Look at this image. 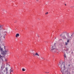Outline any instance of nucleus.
<instances>
[{
    "mask_svg": "<svg viewBox=\"0 0 74 74\" xmlns=\"http://www.w3.org/2000/svg\"><path fill=\"white\" fill-rule=\"evenodd\" d=\"M51 51L52 52H56V49H51Z\"/></svg>",
    "mask_w": 74,
    "mask_h": 74,
    "instance_id": "nucleus-4",
    "label": "nucleus"
},
{
    "mask_svg": "<svg viewBox=\"0 0 74 74\" xmlns=\"http://www.w3.org/2000/svg\"><path fill=\"white\" fill-rule=\"evenodd\" d=\"M9 66H10V65H9Z\"/></svg>",
    "mask_w": 74,
    "mask_h": 74,
    "instance_id": "nucleus-41",
    "label": "nucleus"
},
{
    "mask_svg": "<svg viewBox=\"0 0 74 74\" xmlns=\"http://www.w3.org/2000/svg\"><path fill=\"white\" fill-rule=\"evenodd\" d=\"M68 42H66L65 44V45H67V44H68Z\"/></svg>",
    "mask_w": 74,
    "mask_h": 74,
    "instance_id": "nucleus-22",
    "label": "nucleus"
},
{
    "mask_svg": "<svg viewBox=\"0 0 74 74\" xmlns=\"http://www.w3.org/2000/svg\"><path fill=\"white\" fill-rule=\"evenodd\" d=\"M45 73H49V72L47 73V72H45Z\"/></svg>",
    "mask_w": 74,
    "mask_h": 74,
    "instance_id": "nucleus-32",
    "label": "nucleus"
},
{
    "mask_svg": "<svg viewBox=\"0 0 74 74\" xmlns=\"http://www.w3.org/2000/svg\"><path fill=\"white\" fill-rule=\"evenodd\" d=\"M35 55L39 56V55L37 53H35Z\"/></svg>",
    "mask_w": 74,
    "mask_h": 74,
    "instance_id": "nucleus-17",
    "label": "nucleus"
},
{
    "mask_svg": "<svg viewBox=\"0 0 74 74\" xmlns=\"http://www.w3.org/2000/svg\"><path fill=\"white\" fill-rule=\"evenodd\" d=\"M1 46H0V51H1V54H2L3 55H5L7 52H9V51L8 49L5 50V52L2 48H1Z\"/></svg>",
    "mask_w": 74,
    "mask_h": 74,
    "instance_id": "nucleus-2",
    "label": "nucleus"
},
{
    "mask_svg": "<svg viewBox=\"0 0 74 74\" xmlns=\"http://www.w3.org/2000/svg\"><path fill=\"white\" fill-rule=\"evenodd\" d=\"M69 48V47H66V50L64 49V51H66L67 52V51H69V49L68 48Z\"/></svg>",
    "mask_w": 74,
    "mask_h": 74,
    "instance_id": "nucleus-8",
    "label": "nucleus"
},
{
    "mask_svg": "<svg viewBox=\"0 0 74 74\" xmlns=\"http://www.w3.org/2000/svg\"><path fill=\"white\" fill-rule=\"evenodd\" d=\"M10 74H11V72H13V71H12V70H11V69L10 70Z\"/></svg>",
    "mask_w": 74,
    "mask_h": 74,
    "instance_id": "nucleus-18",
    "label": "nucleus"
},
{
    "mask_svg": "<svg viewBox=\"0 0 74 74\" xmlns=\"http://www.w3.org/2000/svg\"><path fill=\"white\" fill-rule=\"evenodd\" d=\"M19 34H17L16 35V37H19Z\"/></svg>",
    "mask_w": 74,
    "mask_h": 74,
    "instance_id": "nucleus-13",
    "label": "nucleus"
},
{
    "mask_svg": "<svg viewBox=\"0 0 74 74\" xmlns=\"http://www.w3.org/2000/svg\"><path fill=\"white\" fill-rule=\"evenodd\" d=\"M7 33V31H5L4 32L3 31L2 32V35H4V36H5L6 35V34Z\"/></svg>",
    "mask_w": 74,
    "mask_h": 74,
    "instance_id": "nucleus-5",
    "label": "nucleus"
},
{
    "mask_svg": "<svg viewBox=\"0 0 74 74\" xmlns=\"http://www.w3.org/2000/svg\"><path fill=\"white\" fill-rule=\"evenodd\" d=\"M74 33H73L72 34V35H71V36H73L74 35Z\"/></svg>",
    "mask_w": 74,
    "mask_h": 74,
    "instance_id": "nucleus-23",
    "label": "nucleus"
},
{
    "mask_svg": "<svg viewBox=\"0 0 74 74\" xmlns=\"http://www.w3.org/2000/svg\"><path fill=\"white\" fill-rule=\"evenodd\" d=\"M73 7H74V6H71V8H73Z\"/></svg>",
    "mask_w": 74,
    "mask_h": 74,
    "instance_id": "nucleus-25",
    "label": "nucleus"
},
{
    "mask_svg": "<svg viewBox=\"0 0 74 74\" xmlns=\"http://www.w3.org/2000/svg\"><path fill=\"white\" fill-rule=\"evenodd\" d=\"M3 10V11H4V10Z\"/></svg>",
    "mask_w": 74,
    "mask_h": 74,
    "instance_id": "nucleus-38",
    "label": "nucleus"
},
{
    "mask_svg": "<svg viewBox=\"0 0 74 74\" xmlns=\"http://www.w3.org/2000/svg\"><path fill=\"white\" fill-rule=\"evenodd\" d=\"M3 47H4V46H2Z\"/></svg>",
    "mask_w": 74,
    "mask_h": 74,
    "instance_id": "nucleus-39",
    "label": "nucleus"
},
{
    "mask_svg": "<svg viewBox=\"0 0 74 74\" xmlns=\"http://www.w3.org/2000/svg\"><path fill=\"white\" fill-rule=\"evenodd\" d=\"M3 38H4V39L5 38V35H2Z\"/></svg>",
    "mask_w": 74,
    "mask_h": 74,
    "instance_id": "nucleus-20",
    "label": "nucleus"
},
{
    "mask_svg": "<svg viewBox=\"0 0 74 74\" xmlns=\"http://www.w3.org/2000/svg\"><path fill=\"white\" fill-rule=\"evenodd\" d=\"M4 68V66H1V69H3Z\"/></svg>",
    "mask_w": 74,
    "mask_h": 74,
    "instance_id": "nucleus-15",
    "label": "nucleus"
},
{
    "mask_svg": "<svg viewBox=\"0 0 74 74\" xmlns=\"http://www.w3.org/2000/svg\"><path fill=\"white\" fill-rule=\"evenodd\" d=\"M41 58H42V59H45L43 57H41Z\"/></svg>",
    "mask_w": 74,
    "mask_h": 74,
    "instance_id": "nucleus-26",
    "label": "nucleus"
},
{
    "mask_svg": "<svg viewBox=\"0 0 74 74\" xmlns=\"http://www.w3.org/2000/svg\"><path fill=\"white\" fill-rule=\"evenodd\" d=\"M34 51V50H32V52H33Z\"/></svg>",
    "mask_w": 74,
    "mask_h": 74,
    "instance_id": "nucleus-33",
    "label": "nucleus"
},
{
    "mask_svg": "<svg viewBox=\"0 0 74 74\" xmlns=\"http://www.w3.org/2000/svg\"><path fill=\"white\" fill-rule=\"evenodd\" d=\"M62 37L63 39H65V38H66V37L65 36V34H64V36H62Z\"/></svg>",
    "mask_w": 74,
    "mask_h": 74,
    "instance_id": "nucleus-9",
    "label": "nucleus"
},
{
    "mask_svg": "<svg viewBox=\"0 0 74 74\" xmlns=\"http://www.w3.org/2000/svg\"><path fill=\"white\" fill-rule=\"evenodd\" d=\"M56 44V43H55L54 44V45L53 46H52V47H51V49H56V47L55 46V44Z\"/></svg>",
    "mask_w": 74,
    "mask_h": 74,
    "instance_id": "nucleus-6",
    "label": "nucleus"
},
{
    "mask_svg": "<svg viewBox=\"0 0 74 74\" xmlns=\"http://www.w3.org/2000/svg\"><path fill=\"white\" fill-rule=\"evenodd\" d=\"M67 42H70V39H67Z\"/></svg>",
    "mask_w": 74,
    "mask_h": 74,
    "instance_id": "nucleus-16",
    "label": "nucleus"
},
{
    "mask_svg": "<svg viewBox=\"0 0 74 74\" xmlns=\"http://www.w3.org/2000/svg\"><path fill=\"white\" fill-rule=\"evenodd\" d=\"M70 66V65L69 64V66Z\"/></svg>",
    "mask_w": 74,
    "mask_h": 74,
    "instance_id": "nucleus-34",
    "label": "nucleus"
},
{
    "mask_svg": "<svg viewBox=\"0 0 74 74\" xmlns=\"http://www.w3.org/2000/svg\"><path fill=\"white\" fill-rule=\"evenodd\" d=\"M58 66L61 68V72L62 74H64V72L65 69L64 62H60L58 64Z\"/></svg>",
    "mask_w": 74,
    "mask_h": 74,
    "instance_id": "nucleus-1",
    "label": "nucleus"
},
{
    "mask_svg": "<svg viewBox=\"0 0 74 74\" xmlns=\"http://www.w3.org/2000/svg\"><path fill=\"white\" fill-rule=\"evenodd\" d=\"M6 73H8V72L7 71V70H8V68L6 67Z\"/></svg>",
    "mask_w": 74,
    "mask_h": 74,
    "instance_id": "nucleus-19",
    "label": "nucleus"
},
{
    "mask_svg": "<svg viewBox=\"0 0 74 74\" xmlns=\"http://www.w3.org/2000/svg\"><path fill=\"white\" fill-rule=\"evenodd\" d=\"M65 5H66V4H65Z\"/></svg>",
    "mask_w": 74,
    "mask_h": 74,
    "instance_id": "nucleus-35",
    "label": "nucleus"
},
{
    "mask_svg": "<svg viewBox=\"0 0 74 74\" xmlns=\"http://www.w3.org/2000/svg\"><path fill=\"white\" fill-rule=\"evenodd\" d=\"M64 34H66V36L68 37V39L70 40V38H71V37H70V36H69V34L68 33H67V32H64Z\"/></svg>",
    "mask_w": 74,
    "mask_h": 74,
    "instance_id": "nucleus-3",
    "label": "nucleus"
},
{
    "mask_svg": "<svg viewBox=\"0 0 74 74\" xmlns=\"http://www.w3.org/2000/svg\"><path fill=\"white\" fill-rule=\"evenodd\" d=\"M5 61H7V60H6V59H5Z\"/></svg>",
    "mask_w": 74,
    "mask_h": 74,
    "instance_id": "nucleus-36",
    "label": "nucleus"
},
{
    "mask_svg": "<svg viewBox=\"0 0 74 74\" xmlns=\"http://www.w3.org/2000/svg\"><path fill=\"white\" fill-rule=\"evenodd\" d=\"M65 73L67 74H70V72L68 71H66Z\"/></svg>",
    "mask_w": 74,
    "mask_h": 74,
    "instance_id": "nucleus-10",
    "label": "nucleus"
},
{
    "mask_svg": "<svg viewBox=\"0 0 74 74\" xmlns=\"http://www.w3.org/2000/svg\"><path fill=\"white\" fill-rule=\"evenodd\" d=\"M71 53H72V54H73V51H72Z\"/></svg>",
    "mask_w": 74,
    "mask_h": 74,
    "instance_id": "nucleus-29",
    "label": "nucleus"
},
{
    "mask_svg": "<svg viewBox=\"0 0 74 74\" xmlns=\"http://www.w3.org/2000/svg\"><path fill=\"white\" fill-rule=\"evenodd\" d=\"M4 47H5V46H4Z\"/></svg>",
    "mask_w": 74,
    "mask_h": 74,
    "instance_id": "nucleus-42",
    "label": "nucleus"
},
{
    "mask_svg": "<svg viewBox=\"0 0 74 74\" xmlns=\"http://www.w3.org/2000/svg\"><path fill=\"white\" fill-rule=\"evenodd\" d=\"M16 23L15 22H14V23Z\"/></svg>",
    "mask_w": 74,
    "mask_h": 74,
    "instance_id": "nucleus-40",
    "label": "nucleus"
},
{
    "mask_svg": "<svg viewBox=\"0 0 74 74\" xmlns=\"http://www.w3.org/2000/svg\"><path fill=\"white\" fill-rule=\"evenodd\" d=\"M2 36H1V34L0 33V42H1V40L2 39Z\"/></svg>",
    "mask_w": 74,
    "mask_h": 74,
    "instance_id": "nucleus-11",
    "label": "nucleus"
},
{
    "mask_svg": "<svg viewBox=\"0 0 74 74\" xmlns=\"http://www.w3.org/2000/svg\"><path fill=\"white\" fill-rule=\"evenodd\" d=\"M4 58V57L2 56H1V57L0 58V60H1L2 61H4V60H3V59Z\"/></svg>",
    "mask_w": 74,
    "mask_h": 74,
    "instance_id": "nucleus-7",
    "label": "nucleus"
},
{
    "mask_svg": "<svg viewBox=\"0 0 74 74\" xmlns=\"http://www.w3.org/2000/svg\"><path fill=\"white\" fill-rule=\"evenodd\" d=\"M55 39H56V38H55Z\"/></svg>",
    "mask_w": 74,
    "mask_h": 74,
    "instance_id": "nucleus-37",
    "label": "nucleus"
},
{
    "mask_svg": "<svg viewBox=\"0 0 74 74\" xmlns=\"http://www.w3.org/2000/svg\"><path fill=\"white\" fill-rule=\"evenodd\" d=\"M47 14H48V12H47V13H46L45 14L47 15Z\"/></svg>",
    "mask_w": 74,
    "mask_h": 74,
    "instance_id": "nucleus-28",
    "label": "nucleus"
},
{
    "mask_svg": "<svg viewBox=\"0 0 74 74\" xmlns=\"http://www.w3.org/2000/svg\"><path fill=\"white\" fill-rule=\"evenodd\" d=\"M64 60H66V54H64Z\"/></svg>",
    "mask_w": 74,
    "mask_h": 74,
    "instance_id": "nucleus-14",
    "label": "nucleus"
},
{
    "mask_svg": "<svg viewBox=\"0 0 74 74\" xmlns=\"http://www.w3.org/2000/svg\"><path fill=\"white\" fill-rule=\"evenodd\" d=\"M22 71H25V69H24L23 68L22 69Z\"/></svg>",
    "mask_w": 74,
    "mask_h": 74,
    "instance_id": "nucleus-21",
    "label": "nucleus"
},
{
    "mask_svg": "<svg viewBox=\"0 0 74 74\" xmlns=\"http://www.w3.org/2000/svg\"><path fill=\"white\" fill-rule=\"evenodd\" d=\"M3 25H0V29L1 30L2 29H3Z\"/></svg>",
    "mask_w": 74,
    "mask_h": 74,
    "instance_id": "nucleus-12",
    "label": "nucleus"
},
{
    "mask_svg": "<svg viewBox=\"0 0 74 74\" xmlns=\"http://www.w3.org/2000/svg\"><path fill=\"white\" fill-rule=\"evenodd\" d=\"M62 34H60V37H62Z\"/></svg>",
    "mask_w": 74,
    "mask_h": 74,
    "instance_id": "nucleus-31",
    "label": "nucleus"
},
{
    "mask_svg": "<svg viewBox=\"0 0 74 74\" xmlns=\"http://www.w3.org/2000/svg\"><path fill=\"white\" fill-rule=\"evenodd\" d=\"M37 36H38V37H39L40 36H39V35H38Z\"/></svg>",
    "mask_w": 74,
    "mask_h": 74,
    "instance_id": "nucleus-30",
    "label": "nucleus"
},
{
    "mask_svg": "<svg viewBox=\"0 0 74 74\" xmlns=\"http://www.w3.org/2000/svg\"><path fill=\"white\" fill-rule=\"evenodd\" d=\"M1 54H0V58H1Z\"/></svg>",
    "mask_w": 74,
    "mask_h": 74,
    "instance_id": "nucleus-27",
    "label": "nucleus"
},
{
    "mask_svg": "<svg viewBox=\"0 0 74 74\" xmlns=\"http://www.w3.org/2000/svg\"><path fill=\"white\" fill-rule=\"evenodd\" d=\"M33 53V55H36V54H35V53Z\"/></svg>",
    "mask_w": 74,
    "mask_h": 74,
    "instance_id": "nucleus-24",
    "label": "nucleus"
}]
</instances>
